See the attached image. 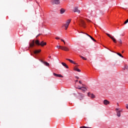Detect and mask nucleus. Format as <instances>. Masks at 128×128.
Here are the masks:
<instances>
[{"label": "nucleus", "mask_w": 128, "mask_h": 128, "mask_svg": "<svg viewBox=\"0 0 128 128\" xmlns=\"http://www.w3.org/2000/svg\"><path fill=\"white\" fill-rule=\"evenodd\" d=\"M35 44H36V46H44L46 45V42H44V41L40 42V40H36Z\"/></svg>", "instance_id": "f257e3e1"}, {"label": "nucleus", "mask_w": 128, "mask_h": 128, "mask_svg": "<svg viewBox=\"0 0 128 128\" xmlns=\"http://www.w3.org/2000/svg\"><path fill=\"white\" fill-rule=\"evenodd\" d=\"M115 110L116 112L117 116H118V118H120V114L122 112V110H120V108H116Z\"/></svg>", "instance_id": "f03ea898"}, {"label": "nucleus", "mask_w": 128, "mask_h": 128, "mask_svg": "<svg viewBox=\"0 0 128 128\" xmlns=\"http://www.w3.org/2000/svg\"><path fill=\"white\" fill-rule=\"evenodd\" d=\"M70 20H68L66 23L65 24H64L63 26H64L65 28V30H68V26H70Z\"/></svg>", "instance_id": "7ed1b4c3"}, {"label": "nucleus", "mask_w": 128, "mask_h": 128, "mask_svg": "<svg viewBox=\"0 0 128 128\" xmlns=\"http://www.w3.org/2000/svg\"><path fill=\"white\" fill-rule=\"evenodd\" d=\"M106 36H108L110 38L113 40V42H114V44H116V40L112 36H110V34H108V33H106Z\"/></svg>", "instance_id": "20e7f679"}, {"label": "nucleus", "mask_w": 128, "mask_h": 128, "mask_svg": "<svg viewBox=\"0 0 128 128\" xmlns=\"http://www.w3.org/2000/svg\"><path fill=\"white\" fill-rule=\"evenodd\" d=\"M52 2L53 4H60V0H52Z\"/></svg>", "instance_id": "39448f33"}, {"label": "nucleus", "mask_w": 128, "mask_h": 128, "mask_svg": "<svg viewBox=\"0 0 128 128\" xmlns=\"http://www.w3.org/2000/svg\"><path fill=\"white\" fill-rule=\"evenodd\" d=\"M73 12H78V14H80V10H78V6L74 8Z\"/></svg>", "instance_id": "423d86ee"}, {"label": "nucleus", "mask_w": 128, "mask_h": 128, "mask_svg": "<svg viewBox=\"0 0 128 128\" xmlns=\"http://www.w3.org/2000/svg\"><path fill=\"white\" fill-rule=\"evenodd\" d=\"M84 94L79 93V96H78V100H84Z\"/></svg>", "instance_id": "0eeeda50"}, {"label": "nucleus", "mask_w": 128, "mask_h": 128, "mask_svg": "<svg viewBox=\"0 0 128 128\" xmlns=\"http://www.w3.org/2000/svg\"><path fill=\"white\" fill-rule=\"evenodd\" d=\"M88 96H89L90 98H96V96H94V94L90 92H88Z\"/></svg>", "instance_id": "6e6552de"}, {"label": "nucleus", "mask_w": 128, "mask_h": 128, "mask_svg": "<svg viewBox=\"0 0 128 128\" xmlns=\"http://www.w3.org/2000/svg\"><path fill=\"white\" fill-rule=\"evenodd\" d=\"M54 76L56 78H64V76H62L60 74H56V73H53Z\"/></svg>", "instance_id": "1a4fd4ad"}, {"label": "nucleus", "mask_w": 128, "mask_h": 128, "mask_svg": "<svg viewBox=\"0 0 128 128\" xmlns=\"http://www.w3.org/2000/svg\"><path fill=\"white\" fill-rule=\"evenodd\" d=\"M61 50H65V52L68 51V48L66 46H62V47H61Z\"/></svg>", "instance_id": "9d476101"}, {"label": "nucleus", "mask_w": 128, "mask_h": 128, "mask_svg": "<svg viewBox=\"0 0 128 128\" xmlns=\"http://www.w3.org/2000/svg\"><path fill=\"white\" fill-rule=\"evenodd\" d=\"M33 46H34V40H32L31 43L30 44V48H32Z\"/></svg>", "instance_id": "9b49d317"}, {"label": "nucleus", "mask_w": 128, "mask_h": 128, "mask_svg": "<svg viewBox=\"0 0 128 128\" xmlns=\"http://www.w3.org/2000/svg\"><path fill=\"white\" fill-rule=\"evenodd\" d=\"M104 104H105V106H108V104H110V101L105 100H104Z\"/></svg>", "instance_id": "f8f14e48"}, {"label": "nucleus", "mask_w": 128, "mask_h": 128, "mask_svg": "<svg viewBox=\"0 0 128 128\" xmlns=\"http://www.w3.org/2000/svg\"><path fill=\"white\" fill-rule=\"evenodd\" d=\"M64 12H66V10L64 9V8H62L60 10V14H64Z\"/></svg>", "instance_id": "ddd939ff"}, {"label": "nucleus", "mask_w": 128, "mask_h": 128, "mask_svg": "<svg viewBox=\"0 0 128 128\" xmlns=\"http://www.w3.org/2000/svg\"><path fill=\"white\" fill-rule=\"evenodd\" d=\"M62 64L63 66H64V68H68V66L66 64L62 62Z\"/></svg>", "instance_id": "4468645a"}, {"label": "nucleus", "mask_w": 128, "mask_h": 128, "mask_svg": "<svg viewBox=\"0 0 128 128\" xmlns=\"http://www.w3.org/2000/svg\"><path fill=\"white\" fill-rule=\"evenodd\" d=\"M80 22L82 26H84V24H86V23H84V20H80Z\"/></svg>", "instance_id": "2eb2a0df"}, {"label": "nucleus", "mask_w": 128, "mask_h": 128, "mask_svg": "<svg viewBox=\"0 0 128 128\" xmlns=\"http://www.w3.org/2000/svg\"><path fill=\"white\" fill-rule=\"evenodd\" d=\"M78 90H82V92H86V88H84V87H81L80 88H78Z\"/></svg>", "instance_id": "dca6fc26"}, {"label": "nucleus", "mask_w": 128, "mask_h": 128, "mask_svg": "<svg viewBox=\"0 0 128 128\" xmlns=\"http://www.w3.org/2000/svg\"><path fill=\"white\" fill-rule=\"evenodd\" d=\"M42 52L41 50H36L34 52V54H38V52Z\"/></svg>", "instance_id": "f3484780"}, {"label": "nucleus", "mask_w": 128, "mask_h": 128, "mask_svg": "<svg viewBox=\"0 0 128 128\" xmlns=\"http://www.w3.org/2000/svg\"><path fill=\"white\" fill-rule=\"evenodd\" d=\"M74 70H76V72H80V70L78 68H74Z\"/></svg>", "instance_id": "a211bd4d"}, {"label": "nucleus", "mask_w": 128, "mask_h": 128, "mask_svg": "<svg viewBox=\"0 0 128 128\" xmlns=\"http://www.w3.org/2000/svg\"><path fill=\"white\" fill-rule=\"evenodd\" d=\"M66 60H68V62H70L71 64L74 63V61L70 58H66Z\"/></svg>", "instance_id": "6ab92c4d"}, {"label": "nucleus", "mask_w": 128, "mask_h": 128, "mask_svg": "<svg viewBox=\"0 0 128 128\" xmlns=\"http://www.w3.org/2000/svg\"><path fill=\"white\" fill-rule=\"evenodd\" d=\"M42 62L44 64H45V66H48V63L47 62Z\"/></svg>", "instance_id": "aec40b11"}, {"label": "nucleus", "mask_w": 128, "mask_h": 128, "mask_svg": "<svg viewBox=\"0 0 128 128\" xmlns=\"http://www.w3.org/2000/svg\"><path fill=\"white\" fill-rule=\"evenodd\" d=\"M80 58H82V60H86V58H85L84 57L80 56Z\"/></svg>", "instance_id": "412c9836"}, {"label": "nucleus", "mask_w": 128, "mask_h": 128, "mask_svg": "<svg viewBox=\"0 0 128 128\" xmlns=\"http://www.w3.org/2000/svg\"><path fill=\"white\" fill-rule=\"evenodd\" d=\"M116 54L119 56H120L121 58H124V56L120 54V53H116Z\"/></svg>", "instance_id": "4be33fe9"}, {"label": "nucleus", "mask_w": 128, "mask_h": 128, "mask_svg": "<svg viewBox=\"0 0 128 128\" xmlns=\"http://www.w3.org/2000/svg\"><path fill=\"white\" fill-rule=\"evenodd\" d=\"M124 70H128V66L127 65L124 66Z\"/></svg>", "instance_id": "5701e85b"}, {"label": "nucleus", "mask_w": 128, "mask_h": 128, "mask_svg": "<svg viewBox=\"0 0 128 128\" xmlns=\"http://www.w3.org/2000/svg\"><path fill=\"white\" fill-rule=\"evenodd\" d=\"M62 46H56L57 48H60V50H62Z\"/></svg>", "instance_id": "b1692460"}, {"label": "nucleus", "mask_w": 128, "mask_h": 128, "mask_svg": "<svg viewBox=\"0 0 128 128\" xmlns=\"http://www.w3.org/2000/svg\"><path fill=\"white\" fill-rule=\"evenodd\" d=\"M82 32V34H86V36H89V38H90V36H92L88 35V34H86V33H84V32Z\"/></svg>", "instance_id": "393cba45"}, {"label": "nucleus", "mask_w": 128, "mask_h": 128, "mask_svg": "<svg viewBox=\"0 0 128 128\" xmlns=\"http://www.w3.org/2000/svg\"><path fill=\"white\" fill-rule=\"evenodd\" d=\"M118 42L120 44H122V39H119Z\"/></svg>", "instance_id": "a878e982"}, {"label": "nucleus", "mask_w": 128, "mask_h": 128, "mask_svg": "<svg viewBox=\"0 0 128 128\" xmlns=\"http://www.w3.org/2000/svg\"><path fill=\"white\" fill-rule=\"evenodd\" d=\"M90 38L92 40H94V42H96V40H94V38L92 36H90Z\"/></svg>", "instance_id": "bb28decb"}, {"label": "nucleus", "mask_w": 128, "mask_h": 128, "mask_svg": "<svg viewBox=\"0 0 128 128\" xmlns=\"http://www.w3.org/2000/svg\"><path fill=\"white\" fill-rule=\"evenodd\" d=\"M128 19L124 22V24H128Z\"/></svg>", "instance_id": "cd10ccee"}, {"label": "nucleus", "mask_w": 128, "mask_h": 128, "mask_svg": "<svg viewBox=\"0 0 128 128\" xmlns=\"http://www.w3.org/2000/svg\"><path fill=\"white\" fill-rule=\"evenodd\" d=\"M80 128H88V127H86V126H80Z\"/></svg>", "instance_id": "c85d7f7f"}, {"label": "nucleus", "mask_w": 128, "mask_h": 128, "mask_svg": "<svg viewBox=\"0 0 128 128\" xmlns=\"http://www.w3.org/2000/svg\"><path fill=\"white\" fill-rule=\"evenodd\" d=\"M61 41L63 42H64V44H66V42H64V40L61 39Z\"/></svg>", "instance_id": "c756f323"}, {"label": "nucleus", "mask_w": 128, "mask_h": 128, "mask_svg": "<svg viewBox=\"0 0 128 128\" xmlns=\"http://www.w3.org/2000/svg\"><path fill=\"white\" fill-rule=\"evenodd\" d=\"M56 40H60V37H56Z\"/></svg>", "instance_id": "7c9ffc66"}, {"label": "nucleus", "mask_w": 128, "mask_h": 128, "mask_svg": "<svg viewBox=\"0 0 128 128\" xmlns=\"http://www.w3.org/2000/svg\"><path fill=\"white\" fill-rule=\"evenodd\" d=\"M126 108H127V110H128V104H126Z\"/></svg>", "instance_id": "2f4dec72"}, {"label": "nucleus", "mask_w": 128, "mask_h": 128, "mask_svg": "<svg viewBox=\"0 0 128 128\" xmlns=\"http://www.w3.org/2000/svg\"><path fill=\"white\" fill-rule=\"evenodd\" d=\"M72 64H76V62H73V63H72Z\"/></svg>", "instance_id": "473e14b6"}, {"label": "nucleus", "mask_w": 128, "mask_h": 128, "mask_svg": "<svg viewBox=\"0 0 128 128\" xmlns=\"http://www.w3.org/2000/svg\"><path fill=\"white\" fill-rule=\"evenodd\" d=\"M79 83L80 84H82V81H79Z\"/></svg>", "instance_id": "72a5a7b5"}, {"label": "nucleus", "mask_w": 128, "mask_h": 128, "mask_svg": "<svg viewBox=\"0 0 128 128\" xmlns=\"http://www.w3.org/2000/svg\"><path fill=\"white\" fill-rule=\"evenodd\" d=\"M76 78H77L78 80L80 78H78V76H76Z\"/></svg>", "instance_id": "f704fd0d"}, {"label": "nucleus", "mask_w": 128, "mask_h": 128, "mask_svg": "<svg viewBox=\"0 0 128 128\" xmlns=\"http://www.w3.org/2000/svg\"><path fill=\"white\" fill-rule=\"evenodd\" d=\"M40 36V34H38V35L36 36V38H38V36Z\"/></svg>", "instance_id": "c9c22d12"}, {"label": "nucleus", "mask_w": 128, "mask_h": 128, "mask_svg": "<svg viewBox=\"0 0 128 128\" xmlns=\"http://www.w3.org/2000/svg\"><path fill=\"white\" fill-rule=\"evenodd\" d=\"M121 36H124V34H122L120 35Z\"/></svg>", "instance_id": "e433bc0d"}, {"label": "nucleus", "mask_w": 128, "mask_h": 128, "mask_svg": "<svg viewBox=\"0 0 128 128\" xmlns=\"http://www.w3.org/2000/svg\"><path fill=\"white\" fill-rule=\"evenodd\" d=\"M75 82H78V80H75Z\"/></svg>", "instance_id": "4c0bfd02"}, {"label": "nucleus", "mask_w": 128, "mask_h": 128, "mask_svg": "<svg viewBox=\"0 0 128 128\" xmlns=\"http://www.w3.org/2000/svg\"><path fill=\"white\" fill-rule=\"evenodd\" d=\"M80 88V87H79V88Z\"/></svg>", "instance_id": "58836bf2"}, {"label": "nucleus", "mask_w": 128, "mask_h": 128, "mask_svg": "<svg viewBox=\"0 0 128 128\" xmlns=\"http://www.w3.org/2000/svg\"><path fill=\"white\" fill-rule=\"evenodd\" d=\"M88 22H90V20H88Z\"/></svg>", "instance_id": "ea45409f"}, {"label": "nucleus", "mask_w": 128, "mask_h": 128, "mask_svg": "<svg viewBox=\"0 0 128 128\" xmlns=\"http://www.w3.org/2000/svg\"><path fill=\"white\" fill-rule=\"evenodd\" d=\"M49 58H50V56H49Z\"/></svg>", "instance_id": "a19ab883"}, {"label": "nucleus", "mask_w": 128, "mask_h": 128, "mask_svg": "<svg viewBox=\"0 0 128 128\" xmlns=\"http://www.w3.org/2000/svg\"><path fill=\"white\" fill-rule=\"evenodd\" d=\"M48 66H50V64H48Z\"/></svg>", "instance_id": "79ce46f5"}]
</instances>
